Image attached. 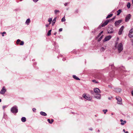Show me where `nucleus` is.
Returning a JSON list of instances; mask_svg holds the SVG:
<instances>
[{"label":"nucleus","instance_id":"1","mask_svg":"<svg viewBox=\"0 0 133 133\" xmlns=\"http://www.w3.org/2000/svg\"><path fill=\"white\" fill-rule=\"evenodd\" d=\"M115 46L117 49L118 52L119 53L122 51L123 49V45L121 43L118 44L117 42L116 43Z\"/></svg>","mask_w":133,"mask_h":133},{"label":"nucleus","instance_id":"2","mask_svg":"<svg viewBox=\"0 0 133 133\" xmlns=\"http://www.w3.org/2000/svg\"><path fill=\"white\" fill-rule=\"evenodd\" d=\"M11 111L14 114H16L18 112L17 107L16 106H15L11 108Z\"/></svg>","mask_w":133,"mask_h":133},{"label":"nucleus","instance_id":"3","mask_svg":"<svg viewBox=\"0 0 133 133\" xmlns=\"http://www.w3.org/2000/svg\"><path fill=\"white\" fill-rule=\"evenodd\" d=\"M116 99L117 101V103L119 104H122V99L121 97L117 96L116 97Z\"/></svg>","mask_w":133,"mask_h":133},{"label":"nucleus","instance_id":"4","mask_svg":"<svg viewBox=\"0 0 133 133\" xmlns=\"http://www.w3.org/2000/svg\"><path fill=\"white\" fill-rule=\"evenodd\" d=\"M131 15L130 14L128 15L125 17V21L126 22H128L131 18Z\"/></svg>","mask_w":133,"mask_h":133},{"label":"nucleus","instance_id":"5","mask_svg":"<svg viewBox=\"0 0 133 133\" xmlns=\"http://www.w3.org/2000/svg\"><path fill=\"white\" fill-rule=\"evenodd\" d=\"M128 36L130 38L133 37V28L131 29L130 30Z\"/></svg>","mask_w":133,"mask_h":133},{"label":"nucleus","instance_id":"6","mask_svg":"<svg viewBox=\"0 0 133 133\" xmlns=\"http://www.w3.org/2000/svg\"><path fill=\"white\" fill-rule=\"evenodd\" d=\"M6 91V89H5L4 87H3L0 92V93L1 94L3 95L5 94Z\"/></svg>","mask_w":133,"mask_h":133},{"label":"nucleus","instance_id":"7","mask_svg":"<svg viewBox=\"0 0 133 133\" xmlns=\"http://www.w3.org/2000/svg\"><path fill=\"white\" fill-rule=\"evenodd\" d=\"M83 97L85 99L88 100H90L91 99V97L88 96H87L86 95L83 94Z\"/></svg>","mask_w":133,"mask_h":133},{"label":"nucleus","instance_id":"8","mask_svg":"<svg viewBox=\"0 0 133 133\" xmlns=\"http://www.w3.org/2000/svg\"><path fill=\"white\" fill-rule=\"evenodd\" d=\"M94 91L96 94H99V93H101V92L100 90L97 88L94 89Z\"/></svg>","mask_w":133,"mask_h":133},{"label":"nucleus","instance_id":"9","mask_svg":"<svg viewBox=\"0 0 133 133\" xmlns=\"http://www.w3.org/2000/svg\"><path fill=\"white\" fill-rule=\"evenodd\" d=\"M124 28V26H122L120 29L119 30V31L118 32V34L119 35H121L122 34V31L123 30Z\"/></svg>","mask_w":133,"mask_h":133},{"label":"nucleus","instance_id":"10","mask_svg":"<svg viewBox=\"0 0 133 133\" xmlns=\"http://www.w3.org/2000/svg\"><path fill=\"white\" fill-rule=\"evenodd\" d=\"M122 22V20H120L117 21H116L115 23V25L116 26H117L119 24Z\"/></svg>","mask_w":133,"mask_h":133},{"label":"nucleus","instance_id":"11","mask_svg":"<svg viewBox=\"0 0 133 133\" xmlns=\"http://www.w3.org/2000/svg\"><path fill=\"white\" fill-rule=\"evenodd\" d=\"M95 97L97 99H100L101 98V96L100 94H96L95 95Z\"/></svg>","mask_w":133,"mask_h":133},{"label":"nucleus","instance_id":"12","mask_svg":"<svg viewBox=\"0 0 133 133\" xmlns=\"http://www.w3.org/2000/svg\"><path fill=\"white\" fill-rule=\"evenodd\" d=\"M111 36H108L106 37L104 40V42H105L109 40L111 38Z\"/></svg>","mask_w":133,"mask_h":133},{"label":"nucleus","instance_id":"13","mask_svg":"<svg viewBox=\"0 0 133 133\" xmlns=\"http://www.w3.org/2000/svg\"><path fill=\"white\" fill-rule=\"evenodd\" d=\"M109 21L108 20H107L105 21L103 24H102L101 26L102 27H104L105 25H106L109 22Z\"/></svg>","mask_w":133,"mask_h":133},{"label":"nucleus","instance_id":"14","mask_svg":"<svg viewBox=\"0 0 133 133\" xmlns=\"http://www.w3.org/2000/svg\"><path fill=\"white\" fill-rule=\"evenodd\" d=\"M121 89L120 88H116L115 89V91L117 92H120L121 91Z\"/></svg>","mask_w":133,"mask_h":133},{"label":"nucleus","instance_id":"15","mask_svg":"<svg viewBox=\"0 0 133 133\" xmlns=\"http://www.w3.org/2000/svg\"><path fill=\"white\" fill-rule=\"evenodd\" d=\"M40 114L42 116H46L47 115L43 111H41L40 112Z\"/></svg>","mask_w":133,"mask_h":133},{"label":"nucleus","instance_id":"16","mask_svg":"<svg viewBox=\"0 0 133 133\" xmlns=\"http://www.w3.org/2000/svg\"><path fill=\"white\" fill-rule=\"evenodd\" d=\"M56 17H55L54 18V19L53 20L52 22V26H53L54 25V24L56 22Z\"/></svg>","mask_w":133,"mask_h":133},{"label":"nucleus","instance_id":"17","mask_svg":"<svg viewBox=\"0 0 133 133\" xmlns=\"http://www.w3.org/2000/svg\"><path fill=\"white\" fill-rule=\"evenodd\" d=\"M30 21L29 18L27 19L26 22L25 23L27 25H28L29 23H30Z\"/></svg>","mask_w":133,"mask_h":133},{"label":"nucleus","instance_id":"18","mask_svg":"<svg viewBox=\"0 0 133 133\" xmlns=\"http://www.w3.org/2000/svg\"><path fill=\"white\" fill-rule=\"evenodd\" d=\"M26 118L24 117H22L21 119V121L23 122H24L26 121Z\"/></svg>","mask_w":133,"mask_h":133},{"label":"nucleus","instance_id":"19","mask_svg":"<svg viewBox=\"0 0 133 133\" xmlns=\"http://www.w3.org/2000/svg\"><path fill=\"white\" fill-rule=\"evenodd\" d=\"M73 77L74 79H75L77 80H80V79H79V78H78L76 75H73Z\"/></svg>","mask_w":133,"mask_h":133},{"label":"nucleus","instance_id":"20","mask_svg":"<svg viewBox=\"0 0 133 133\" xmlns=\"http://www.w3.org/2000/svg\"><path fill=\"white\" fill-rule=\"evenodd\" d=\"M47 121L49 122V123L50 124H51L52 123V122L54 121V120L53 119H51V121H50V120L49 119H47Z\"/></svg>","mask_w":133,"mask_h":133},{"label":"nucleus","instance_id":"21","mask_svg":"<svg viewBox=\"0 0 133 133\" xmlns=\"http://www.w3.org/2000/svg\"><path fill=\"white\" fill-rule=\"evenodd\" d=\"M60 11L59 10H54V13L55 14H57L59 13Z\"/></svg>","mask_w":133,"mask_h":133},{"label":"nucleus","instance_id":"22","mask_svg":"<svg viewBox=\"0 0 133 133\" xmlns=\"http://www.w3.org/2000/svg\"><path fill=\"white\" fill-rule=\"evenodd\" d=\"M121 12V9L117 11V15H119L120 14Z\"/></svg>","mask_w":133,"mask_h":133},{"label":"nucleus","instance_id":"23","mask_svg":"<svg viewBox=\"0 0 133 133\" xmlns=\"http://www.w3.org/2000/svg\"><path fill=\"white\" fill-rule=\"evenodd\" d=\"M112 15H113L112 14H109L106 17V18L107 19V18H109L111 17L112 16Z\"/></svg>","mask_w":133,"mask_h":133},{"label":"nucleus","instance_id":"24","mask_svg":"<svg viewBox=\"0 0 133 133\" xmlns=\"http://www.w3.org/2000/svg\"><path fill=\"white\" fill-rule=\"evenodd\" d=\"M52 18H50L48 19V21L49 22V24H50L51 22L52 21Z\"/></svg>","mask_w":133,"mask_h":133},{"label":"nucleus","instance_id":"25","mask_svg":"<svg viewBox=\"0 0 133 133\" xmlns=\"http://www.w3.org/2000/svg\"><path fill=\"white\" fill-rule=\"evenodd\" d=\"M51 30H50L47 33V35L48 36H50L51 35Z\"/></svg>","mask_w":133,"mask_h":133},{"label":"nucleus","instance_id":"26","mask_svg":"<svg viewBox=\"0 0 133 133\" xmlns=\"http://www.w3.org/2000/svg\"><path fill=\"white\" fill-rule=\"evenodd\" d=\"M130 3H128L127 4V6L128 8L129 9L130 8Z\"/></svg>","mask_w":133,"mask_h":133},{"label":"nucleus","instance_id":"27","mask_svg":"<svg viewBox=\"0 0 133 133\" xmlns=\"http://www.w3.org/2000/svg\"><path fill=\"white\" fill-rule=\"evenodd\" d=\"M126 121H123V122H121V124L122 125H123L124 124H125L126 123Z\"/></svg>","mask_w":133,"mask_h":133},{"label":"nucleus","instance_id":"28","mask_svg":"<svg viewBox=\"0 0 133 133\" xmlns=\"http://www.w3.org/2000/svg\"><path fill=\"white\" fill-rule=\"evenodd\" d=\"M105 50V49L104 48L102 47L101 49V51H104Z\"/></svg>","mask_w":133,"mask_h":133},{"label":"nucleus","instance_id":"29","mask_svg":"<svg viewBox=\"0 0 133 133\" xmlns=\"http://www.w3.org/2000/svg\"><path fill=\"white\" fill-rule=\"evenodd\" d=\"M65 21V16L63 17L61 19V21L62 22H64Z\"/></svg>","mask_w":133,"mask_h":133},{"label":"nucleus","instance_id":"30","mask_svg":"<svg viewBox=\"0 0 133 133\" xmlns=\"http://www.w3.org/2000/svg\"><path fill=\"white\" fill-rule=\"evenodd\" d=\"M103 111L104 112V114H105L108 111V110L107 109H106V110H103Z\"/></svg>","mask_w":133,"mask_h":133},{"label":"nucleus","instance_id":"31","mask_svg":"<svg viewBox=\"0 0 133 133\" xmlns=\"http://www.w3.org/2000/svg\"><path fill=\"white\" fill-rule=\"evenodd\" d=\"M21 41V40L19 39H18L17 40L16 43L17 44H18Z\"/></svg>","mask_w":133,"mask_h":133},{"label":"nucleus","instance_id":"32","mask_svg":"<svg viewBox=\"0 0 133 133\" xmlns=\"http://www.w3.org/2000/svg\"><path fill=\"white\" fill-rule=\"evenodd\" d=\"M24 44V42L23 41H21L20 44L21 45H23Z\"/></svg>","mask_w":133,"mask_h":133},{"label":"nucleus","instance_id":"33","mask_svg":"<svg viewBox=\"0 0 133 133\" xmlns=\"http://www.w3.org/2000/svg\"><path fill=\"white\" fill-rule=\"evenodd\" d=\"M113 31H110L109 30V31H108V33L109 34H111V33H113Z\"/></svg>","mask_w":133,"mask_h":133},{"label":"nucleus","instance_id":"34","mask_svg":"<svg viewBox=\"0 0 133 133\" xmlns=\"http://www.w3.org/2000/svg\"><path fill=\"white\" fill-rule=\"evenodd\" d=\"M92 82H93L95 83H98V82L96 81L95 80H92Z\"/></svg>","mask_w":133,"mask_h":133},{"label":"nucleus","instance_id":"35","mask_svg":"<svg viewBox=\"0 0 133 133\" xmlns=\"http://www.w3.org/2000/svg\"><path fill=\"white\" fill-rule=\"evenodd\" d=\"M6 33L5 32H3L2 33V36H4V34H6Z\"/></svg>","mask_w":133,"mask_h":133},{"label":"nucleus","instance_id":"36","mask_svg":"<svg viewBox=\"0 0 133 133\" xmlns=\"http://www.w3.org/2000/svg\"><path fill=\"white\" fill-rule=\"evenodd\" d=\"M32 110L34 112H36V109L35 108H33L32 109Z\"/></svg>","mask_w":133,"mask_h":133},{"label":"nucleus","instance_id":"37","mask_svg":"<svg viewBox=\"0 0 133 133\" xmlns=\"http://www.w3.org/2000/svg\"><path fill=\"white\" fill-rule=\"evenodd\" d=\"M69 3H66L64 4V5L65 6H66Z\"/></svg>","mask_w":133,"mask_h":133},{"label":"nucleus","instance_id":"38","mask_svg":"<svg viewBox=\"0 0 133 133\" xmlns=\"http://www.w3.org/2000/svg\"><path fill=\"white\" fill-rule=\"evenodd\" d=\"M62 28H60L59 29V31H60V32H61V31H62Z\"/></svg>","mask_w":133,"mask_h":133},{"label":"nucleus","instance_id":"39","mask_svg":"<svg viewBox=\"0 0 133 133\" xmlns=\"http://www.w3.org/2000/svg\"><path fill=\"white\" fill-rule=\"evenodd\" d=\"M108 87L109 88H112V86L111 85H108Z\"/></svg>","mask_w":133,"mask_h":133},{"label":"nucleus","instance_id":"40","mask_svg":"<svg viewBox=\"0 0 133 133\" xmlns=\"http://www.w3.org/2000/svg\"><path fill=\"white\" fill-rule=\"evenodd\" d=\"M78 10H76L75 11V13H78Z\"/></svg>","mask_w":133,"mask_h":133},{"label":"nucleus","instance_id":"41","mask_svg":"<svg viewBox=\"0 0 133 133\" xmlns=\"http://www.w3.org/2000/svg\"><path fill=\"white\" fill-rule=\"evenodd\" d=\"M33 0V1L34 2H37L38 1V0Z\"/></svg>","mask_w":133,"mask_h":133},{"label":"nucleus","instance_id":"42","mask_svg":"<svg viewBox=\"0 0 133 133\" xmlns=\"http://www.w3.org/2000/svg\"><path fill=\"white\" fill-rule=\"evenodd\" d=\"M101 35L100 33H99V34L97 36L98 37H99Z\"/></svg>","mask_w":133,"mask_h":133},{"label":"nucleus","instance_id":"43","mask_svg":"<svg viewBox=\"0 0 133 133\" xmlns=\"http://www.w3.org/2000/svg\"><path fill=\"white\" fill-rule=\"evenodd\" d=\"M6 106H4L3 107V109H4L5 108H6Z\"/></svg>","mask_w":133,"mask_h":133},{"label":"nucleus","instance_id":"44","mask_svg":"<svg viewBox=\"0 0 133 133\" xmlns=\"http://www.w3.org/2000/svg\"><path fill=\"white\" fill-rule=\"evenodd\" d=\"M45 26H46V27H48L49 26V25L48 24H46V25Z\"/></svg>","mask_w":133,"mask_h":133},{"label":"nucleus","instance_id":"45","mask_svg":"<svg viewBox=\"0 0 133 133\" xmlns=\"http://www.w3.org/2000/svg\"><path fill=\"white\" fill-rule=\"evenodd\" d=\"M131 94L133 96V90L131 91Z\"/></svg>","mask_w":133,"mask_h":133},{"label":"nucleus","instance_id":"46","mask_svg":"<svg viewBox=\"0 0 133 133\" xmlns=\"http://www.w3.org/2000/svg\"><path fill=\"white\" fill-rule=\"evenodd\" d=\"M120 121H121V122H123V119H121L120 120Z\"/></svg>","mask_w":133,"mask_h":133},{"label":"nucleus","instance_id":"47","mask_svg":"<svg viewBox=\"0 0 133 133\" xmlns=\"http://www.w3.org/2000/svg\"><path fill=\"white\" fill-rule=\"evenodd\" d=\"M115 17H114L113 18H112V20H113L114 19H115Z\"/></svg>","mask_w":133,"mask_h":133},{"label":"nucleus","instance_id":"48","mask_svg":"<svg viewBox=\"0 0 133 133\" xmlns=\"http://www.w3.org/2000/svg\"><path fill=\"white\" fill-rule=\"evenodd\" d=\"M101 39L100 38H99L98 40V41H100L101 40Z\"/></svg>","mask_w":133,"mask_h":133},{"label":"nucleus","instance_id":"49","mask_svg":"<svg viewBox=\"0 0 133 133\" xmlns=\"http://www.w3.org/2000/svg\"><path fill=\"white\" fill-rule=\"evenodd\" d=\"M62 59L63 61H64L65 60H66V59L65 58H63Z\"/></svg>","mask_w":133,"mask_h":133},{"label":"nucleus","instance_id":"50","mask_svg":"<svg viewBox=\"0 0 133 133\" xmlns=\"http://www.w3.org/2000/svg\"><path fill=\"white\" fill-rule=\"evenodd\" d=\"M89 130H92V128H90L89 129Z\"/></svg>","mask_w":133,"mask_h":133},{"label":"nucleus","instance_id":"51","mask_svg":"<svg viewBox=\"0 0 133 133\" xmlns=\"http://www.w3.org/2000/svg\"><path fill=\"white\" fill-rule=\"evenodd\" d=\"M103 32V31H101L100 33V34L101 35L102 34Z\"/></svg>","mask_w":133,"mask_h":133},{"label":"nucleus","instance_id":"52","mask_svg":"<svg viewBox=\"0 0 133 133\" xmlns=\"http://www.w3.org/2000/svg\"><path fill=\"white\" fill-rule=\"evenodd\" d=\"M123 131L124 132H125V130L124 129H123Z\"/></svg>","mask_w":133,"mask_h":133},{"label":"nucleus","instance_id":"53","mask_svg":"<svg viewBox=\"0 0 133 133\" xmlns=\"http://www.w3.org/2000/svg\"><path fill=\"white\" fill-rule=\"evenodd\" d=\"M102 36H101L100 37V38L101 39H102Z\"/></svg>","mask_w":133,"mask_h":133},{"label":"nucleus","instance_id":"54","mask_svg":"<svg viewBox=\"0 0 133 133\" xmlns=\"http://www.w3.org/2000/svg\"><path fill=\"white\" fill-rule=\"evenodd\" d=\"M57 34V32H55L54 34L55 35L56 34Z\"/></svg>","mask_w":133,"mask_h":133},{"label":"nucleus","instance_id":"55","mask_svg":"<svg viewBox=\"0 0 133 133\" xmlns=\"http://www.w3.org/2000/svg\"><path fill=\"white\" fill-rule=\"evenodd\" d=\"M113 76V75H110V76L111 77H112Z\"/></svg>","mask_w":133,"mask_h":133},{"label":"nucleus","instance_id":"56","mask_svg":"<svg viewBox=\"0 0 133 133\" xmlns=\"http://www.w3.org/2000/svg\"><path fill=\"white\" fill-rule=\"evenodd\" d=\"M125 133H128V131H127L125 132Z\"/></svg>","mask_w":133,"mask_h":133},{"label":"nucleus","instance_id":"57","mask_svg":"<svg viewBox=\"0 0 133 133\" xmlns=\"http://www.w3.org/2000/svg\"><path fill=\"white\" fill-rule=\"evenodd\" d=\"M111 67H112L114 66V65H113L112 64L111 65Z\"/></svg>","mask_w":133,"mask_h":133},{"label":"nucleus","instance_id":"58","mask_svg":"<svg viewBox=\"0 0 133 133\" xmlns=\"http://www.w3.org/2000/svg\"><path fill=\"white\" fill-rule=\"evenodd\" d=\"M99 131H100V130H98V132H99Z\"/></svg>","mask_w":133,"mask_h":133},{"label":"nucleus","instance_id":"59","mask_svg":"<svg viewBox=\"0 0 133 133\" xmlns=\"http://www.w3.org/2000/svg\"><path fill=\"white\" fill-rule=\"evenodd\" d=\"M1 99H0V102H1Z\"/></svg>","mask_w":133,"mask_h":133},{"label":"nucleus","instance_id":"60","mask_svg":"<svg viewBox=\"0 0 133 133\" xmlns=\"http://www.w3.org/2000/svg\"><path fill=\"white\" fill-rule=\"evenodd\" d=\"M111 115H113V113H112L111 114Z\"/></svg>","mask_w":133,"mask_h":133},{"label":"nucleus","instance_id":"61","mask_svg":"<svg viewBox=\"0 0 133 133\" xmlns=\"http://www.w3.org/2000/svg\"><path fill=\"white\" fill-rule=\"evenodd\" d=\"M132 4H133V0H132Z\"/></svg>","mask_w":133,"mask_h":133},{"label":"nucleus","instance_id":"62","mask_svg":"<svg viewBox=\"0 0 133 133\" xmlns=\"http://www.w3.org/2000/svg\"><path fill=\"white\" fill-rule=\"evenodd\" d=\"M123 71H124V72H125V70H123Z\"/></svg>","mask_w":133,"mask_h":133},{"label":"nucleus","instance_id":"63","mask_svg":"<svg viewBox=\"0 0 133 133\" xmlns=\"http://www.w3.org/2000/svg\"><path fill=\"white\" fill-rule=\"evenodd\" d=\"M109 98V99H110V98Z\"/></svg>","mask_w":133,"mask_h":133}]
</instances>
